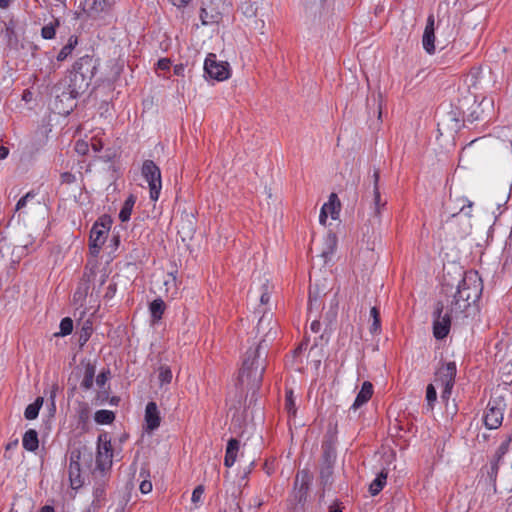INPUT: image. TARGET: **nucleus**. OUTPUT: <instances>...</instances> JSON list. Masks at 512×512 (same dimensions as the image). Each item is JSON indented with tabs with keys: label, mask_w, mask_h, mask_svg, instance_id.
Masks as SVG:
<instances>
[{
	"label": "nucleus",
	"mask_w": 512,
	"mask_h": 512,
	"mask_svg": "<svg viewBox=\"0 0 512 512\" xmlns=\"http://www.w3.org/2000/svg\"><path fill=\"white\" fill-rule=\"evenodd\" d=\"M482 290V280L476 271L466 272L455 291L453 287L443 284L446 304L439 301L433 314V335L437 340H442L449 334L452 317H467L466 311L479 300Z\"/></svg>",
	"instance_id": "obj_1"
},
{
	"label": "nucleus",
	"mask_w": 512,
	"mask_h": 512,
	"mask_svg": "<svg viewBox=\"0 0 512 512\" xmlns=\"http://www.w3.org/2000/svg\"><path fill=\"white\" fill-rule=\"evenodd\" d=\"M257 331L264 333L263 338L246 351L238 377L241 384L247 382L253 389H258L262 383L268 347L278 336V324L263 316L258 322Z\"/></svg>",
	"instance_id": "obj_2"
},
{
	"label": "nucleus",
	"mask_w": 512,
	"mask_h": 512,
	"mask_svg": "<svg viewBox=\"0 0 512 512\" xmlns=\"http://www.w3.org/2000/svg\"><path fill=\"white\" fill-rule=\"evenodd\" d=\"M453 38V28L449 23L443 26V22L440 20L435 26V18L433 14L427 17L426 26L422 36L423 49L430 55L434 54L436 48L439 46L440 49H444L445 46Z\"/></svg>",
	"instance_id": "obj_3"
},
{
	"label": "nucleus",
	"mask_w": 512,
	"mask_h": 512,
	"mask_svg": "<svg viewBox=\"0 0 512 512\" xmlns=\"http://www.w3.org/2000/svg\"><path fill=\"white\" fill-rule=\"evenodd\" d=\"M457 374V366L454 361L443 362L436 370L434 382L437 385L443 386L441 392V400L447 404L452 394V389L455 385V378Z\"/></svg>",
	"instance_id": "obj_4"
},
{
	"label": "nucleus",
	"mask_w": 512,
	"mask_h": 512,
	"mask_svg": "<svg viewBox=\"0 0 512 512\" xmlns=\"http://www.w3.org/2000/svg\"><path fill=\"white\" fill-rule=\"evenodd\" d=\"M506 403L503 397L491 398L483 416L484 425L487 429H498L503 422Z\"/></svg>",
	"instance_id": "obj_5"
},
{
	"label": "nucleus",
	"mask_w": 512,
	"mask_h": 512,
	"mask_svg": "<svg viewBox=\"0 0 512 512\" xmlns=\"http://www.w3.org/2000/svg\"><path fill=\"white\" fill-rule=\"evenodd\" d=\"M142 175L149 185L150 199L157 201L162 189L160 168L152 160H145L142 165Z\"/></svg>",
	"instance_id": "obj_6"
},
{
	"label": "nucleus",
	"mask_w": 512,
	"mask_h": 512,
	"mask_svg": "<svg viewBox=\"0 0 512 512\" xmlns=\"http://www.w3.org/2000/svg\"><path fill=\"white\" fill-rule=\"evenodd\" d=\"M204 75L212 80L224 81L231 75L228 62L217 59L216 54L209 53L204 61Z\"/></svg>",
	"instance_id": "obj_7"
},
{
	"label": "nucleus",
	"mask_w": 512,
	"mask_h": 512,
	"mask_svg": "<svg viewBox=\"0 0 512 512\" xmlns=\"http://www.w3.org/2000/svg\"><path fill=\"white\" fill-rule=\"evenodd\" d=\"M113 458V449L111 445V439L108 433L103 432L99 434L97 439V455H96V467L105 471L111 468Z\"/></svg>",
	"instance_id": "obj_8"
},
{
	"label": "nucleus",
	"mask_w": 512,
	"mask_h": 512,
	"mask_svg": "<svg viewBox=\"0 0 512 512\" xmlns=\"http://www.w3.org/2000/svg\"><path fill=\"white\" fill-rule=\"evenodd\" d=\"M115 0H84L83 11L93 20H104L110 16Z\"/></svg>",
	"instance_id": "obj_9"
},
{
	"label": "nucleus",
	"mask_w": 512,
	"mask_h": 512,
	"mask_svg": "<svg viewBox=\"0 0 512 512\" xmlns=\"http://www.w3.org/2000/svg\"><path fill=\"white\" fill-rule=\"evenodd\" d=\"M379 179V170L375 169L373 172V202L371 208L373 210V223L377 224H380L382 211L385 209L387 205V199L382 198L379 190Z\"/></svg>",
	"instance_id": "obj_10"
},
{
	"label": "nucleus",
	"mask_w": 512,
	"mask_h": 512,
	"mask_svg": "<svg viewBox=\"0 0 512 512\" xmlns=\"http://www.w3.org/2000/svg\"><path fill=\"white\" fill-rule=\"evenodd\" d=\"M90 82L88 79L84 78L83 74H78L74 70H71L69 75V83L68 85V99L74 101L77 99L82 93L86 91L89 87Z\"/></svg>",
	"instance_id": "obj_11"
},
{
	"label": "nucleus",
	"mask_w": 512,
	"mask_h": 512,
	"mask_svg": "<svg viewBox=\"0 0 512 512\" xmlns=\"http://www.w3.org/2000/svg\"><path fill=\"white\" fill-rule=\"evenodd\" d=\"M97 67V59L90 55H84L74 63L72 70L78 74H83L84 78L91 81L96 74Z\"/></svg>",
	"instance_id": "obj_12"
},
{
	"label": "nucleus",
	"mask_w": 512,
	"mask_h": 512,
	"mask_svg": "<svg viewBox=\"0 0 512 512\" xmlns=\"http://www.w3.org/2000/svg\"><path fill=\"white\" fill-rule=\"evenodd\" d=\"M108 231L109 226L105 223H94L90 231V249L93 250V253H98V251L101 249L105 243Z\"/></svg>",
	"instance_id": "obj_13"
},
{
	"label": "nucleus",
	"mask_w": 512,
	"mask_h": 512,
	"mask_svg": "<svg viewBox=\"0 0 512 512\" xmlns=\"http://www.w3.org/2000/svg\"><path fill=\"white\" fill-rule=\"evenodd\" d=\"M161 418L155 402H148L145 409L146 430L152 432L160 426Z\"/></svg>",
	"instance_id": "obj_14"
},
{
	"label": "nucleus",
	"mask_w": 512,
	"mask_h": 512,
	"mask_svg": "<svg viewBox=\"0 0 512 512\" xmlns=\"http://www.w3.org/2000/svg\"><path fill=\"white\" fill-rule=\"evenodd\" d=\"M373 392L374 389L372 383L369 381H364L353 404L350 406L349 411L356 412L361 406L366 404L371 399Z\"/></svg>",
	"instance_id": "obj_15"
},
{
	"label": "nucleus",
	"mask_w": 512,
	"mask_h": 512,
	"mask_svg": "<svg viewBox=\"0 0 512 512\" xmlns=\"http://www.w3.org/2000/svg\"><path fill=\"white\" fill-rule=\"evenodd\" d=\"M80 453L79 452H72L70 456V463H69V477L71 480V485H80Z\"/></svg>",
	"instance_id": "obj_16"
},
{
	"label": "nucleus",
	"mask_w": 512,
	"mask_h": 512,
	"mask_svg": "<svg viewBox=\"0 0 512 512\" xmlns=\"http://www.w3.org/2000/svg\"><path fill=\"white\" fill-rule=\"evenodd\" d=\"M239 441L236 438H231L226 447L224 465L228 468L232 467L236 461L237 452L239 450Z\"/></svg>",
	"instance_id": "obj_17"
},
{
	"label": "nucleus",
	"mask_w": 512,
	"mask_h": 512,
	"mask_svg": "<svg viewBox=\"0 0 512 512\" xmlns=\"http://www.w3.org/2000/svg\"><path fill=\"white\" fill-rule=\"evenodd\" d=\"M166 310V304L161 298L153 300L149 304V311L151 314V322L153 324L158 323Z\"/></svg>",
	"instance_id": "obj_18"
},
{
	"label": "nucleus",
	"mask_w": 512,
	"mask_h": 512,
	"mask_svg": "<svg viewBox=\"0 0 512 512\" xmlns=\"http://www.w3.org/2000/svg\"><path fill=\"white\" fill-rule=\"evenodd\" d=\"M23 447L30 452H34L39 447L38 433L34 429L27 430L22 438Z\"/></svg>",
	"instance_id": "obj_19"
},
{
	"label": "nucleus",
	"mask_w": 512,
	"mask_h": 512,
	"mask_svg": "<svg viewBox=\"0 0 512 512\" xmlns=\"http://www.w3.org/2000/svg\"><path fill=\"white\" fill-rule=\"evenodd\" d=\"M5 37L7 38L8 46L11 48H15L18 45L19 39L16 32V22L13 19H10L8 22H5Z\"/></svg>",
	"instance_id": "obj_20"
},
{
	"label": "nucleus",
	"mask_w": 512,
	"mask_h": 512,
	"mask_svg": "<svg viewBox=\"0 0 512 512\" xmlns=\"http://www.w3.org/2000/svg\"><path fill=\"white\" fill-rule=\"evenodd\" d=\"M53 93L55 95V98L58 101H60V102H64V101L70 102L69 105L67 106L68 110L66 112H69V110L73 109L75 104L73 103V101L68 99L69 93H68V85L66 83H59V84L55 85L54 88H53Z\"/></svg>",
	"instance_id": "obj_21"
},
{
	"label": "nucleus",
	"mask_w": 512,
	"mask_h": 512,
	"mask_svg": "<svg viewBox=\"0 0 512 512\" xmlns=\"http://www.w3.org/2000/svg\"><path fill=\"white\" fill-rule=\"evenodd\" d=\"M335 199H337V196H336V194L332 193L330 195L329 204L326 203L321 208L320 215H319V221H320L321 224H325V222L327 220V209L328 208L330 210L331 217L333 219L337 218V215H338L339 211L336 210V207H335V204H334V200Z\"/></svg>",
	"instance_id": "obj_22"
},
{
	"label": "nucleus",
	"mask_w": 512,
	"mask_h": 512,
	"mask_svg": "<svg viewBox=\"0 0 512 512\" xmlns=\"http://www.w3.org/2000/svg\"><path fill=\"white\" fill-rule=\"evenodd\" d=\"M43 401L42 397H37L33 403L26 407L24 416L27 420H34L38 417Z\"/></svg>",
	"instance_id": "obj_23"
},
{
	"label": "nucleus",
	"mask_w": 512,
	"mask_h": 512,
	"mask_svg": "<svg viewBox=\"0 0 512 512\" xmlns=\"http://www.w3.org/2000/svg\"><path fill=\"white\" fill-rule=\"evenodd\" d=\"M95 366L91 363H88L85 367L84 376L81 381V388L84 390H89L93 386L94 377H95Z\"/></svg>",
	"instance_id": "obj_24"
},
{
	"label": "nucleus",
	"mask_w": 512,
	"mask_h": 512,
	"mask_svg": "<svg viewBox=\"0 0 512 512\" xmlns=\"http://www.w3.org/2000/svg\"><path fill=\"white\" fill-rule=\"evenodd\" d=\"M78 44V38L75 35H72L69 37L68 42L66 45L62 47L60 52L57 55L58 61H64L67 59L68 56L71 55L73 50L75 49L76 45Z\"/></svg>",
	"instance_id": "obj_25"
},
{
	"label": "nucleus",
	"mask_w": 512,
	"mask_h": 512,
	"mask_svg": "<svg viewBox=\"0 0 512 512\" xmlns=\"http://www.w3.org/2000/svg\"><path fill=\"white\" fill-rule=\"evenodd\" d=\"M387 480V473L381 472L379 473L376 478L372 481V483L369 486V492L372 496H376L379 494L384 486L386 485Z\"/></svg>",
	"instance_id": "obj_26"
},
{
	"label": "nucleus",
	"mask_w": 512,
	"mask_h": 512,
	"mask_svg": "<svg viewBox=\"0 0 512 512\" xmlns=\"http://www.w3.org/2000/svg\"><path fill=\"white\" fill-rule=\"evenodd\" d=\"M136 198L134 195H130L124 202L120 212H119V219L122 222H127L130 217L131 213L135 204Z\"/></svg>",
	"instance_id": "obj_27"
},
{
	"label": "nucleus",
	"mask_w": 512,
	"mask_h": 512,
	"mask_svg": "<svg viewBox=\"0 0 512 512\" xmlns=\"http://www.w3.org/2000/svg\"><path fill=\"white\" fill-rule=\"evenodd\" d=\"M333 467L329 465H321L320 468V483L325 490L329 486H331L333 482Z\"/></svg>",
	"instance_id": "obj_28"
},
{
	"label": "nucleus",
	"mask_w": 512,
	"mask_h": 512,
	"mask_svg": "<svg viewBox=\"0 0 512 512\" xmlns=\"http://www.w3.org/2000/svg\"><path fill=\"white\" fill-rule=\"evenodd\" d=\"M105 495H106L105 485L103 483L97 484L93 490L94 499H93L92 505L97 508L101 507L105 500Z\"/></svg>",
	"instance_id": "obj_29"
},
{
	"label": "nucleus",
	"mask_w": 512,
	"mask_h": 512,
	"mask_svg": "<svg viewBox=\"0 0 512 512\" xmlns=\"http://www.w3.org/2000/svg\"><path fill=\"white\" fill-rule=\"evenodd\" d=\"M499 463L496 459H492L490 462V467L487 469V477L486 481H489L490 485L493 487L494 491H496V479L499 470Z\"/></svg>",
	"instance_id": "obj_30"
},
{
	"label": "nucleus",
	"mask_w": 512,
	"mask_h": 512,
	"mask_svg": "<svg viewBox=\"0 0 512 512\" xmlns=\"http://www.w3.org/2000/svg\"><path fill=\"white\" fill-rule=\"evenodd\" d=\"M95 422L98 424H111L115 420L114 412L110 410H98L94 416Z\"/></svg>",
	"instance_id": "obj_31"
},
{
	"label": "nucleus",
	"mask_w": 512,
	"mask_h": 512,
	"mask_svg": "<svg viewBox=\"0 0 512 512\" xmlns=\"http://www.w3.org/2000/svg\"><path fill=\"white\" fill-rule=\"evenodd\" d=\"M323 454H322V462L321 465H329L334 466L336 460V452L335 450L327 444L322 446Z\"/></svg>",
	"instance_id": "obj_32"
},
{
	"label": "nucleus",
	"mask_w": 512,
	"mask_h": 512,
	"mask_svg": "<svg viewBox=\"0 0 512 512\" xmlns=\"http://www.w3.org/2000/svg\"><path fill=\"white\" fill-rule=\"evenodd\" d=\"M370 316L373 322L370 326V332L372 334H378L381 331L380 311L377 307H372L370 310Z\"/></svg>",
	"instance_id": "obj_33"
},
{
	"label": "nucleus",
	"mask_w": 512,
	"mask_h": 512,
	"mask_svg": "<svg viewBox=\"0 0 512 512\" xmlns=\"http://www.w3.org/2000/svg\"><path fill=\"white\" fill-rule=\"evenodd\" d=\"M172 371L169 366L167 365H161L158 369V379L160 382V385H166L170 384L172 381Z\"/></svg>",
	"instance_id": "obj_34"
},
{
	"label": "nucleus",
	"mask_w": 512,
	"mask_h": 512,
	"mask_svg": "<svg viewBox=\"0 0 512 512\" xmlns=\"http://www.w3.org/2000/svg\"><path fill=\"white\" fill-rule=\"evenodd\" d=\"M60 331L55 336L65 337L70 335L73 331V321L70 317H65L61 320L59 325Z\"/></svg>",
	"instance_id": "obj_35"
},
{
	"label": "nucleus",
	"mask_w": 512,
	"mask_h": 512,
	"mask_svg": "<svg viewBox=\"0 0 512 512\" xmlns=\"http://www.w3.org/2000/svg\"><path fill=\"white\" fill-rule=\"evenodd\" d=\"M59 25V21L55 20L54 22H50L42 27L41 36L44 39L50 40L53 39L56 35V27Z\"/></svg>",
	"instance_id": "obj_36"
},
{
	"label": "nucleus",
	"mask_w": 512,
	"mask_h": 512,
	"mask_svg": "<svg viewBox=\"0 0 512 512\" xmlns=\"http://www.w3.org/2000/svg\"><path fill=\"white\" fill-rule=\"evenodd\" d=\"M426 401L428 410L432 411L437 401V392L433 384L426 387Z\"/></svg>",
	"instance_id": "obj_37"
},
{
	"label": "nucleus",
	"mask_w": 512,
	"mask_h": 512,
	"mask_svg": "<svg viewBox=\"0 0 512 512\" xmlns=\"http://www.w3.org/2000/svg\"><path fill=\"white\" fill-rule=\"evenodd\" d=\"M512 442V435H508L507 438L501 443L498 447L493 459L497 461H501L505 454L508 452L510 444Z\"/></svg>",
	"instance_id": "obj_38"
},
{
	"label": "nucleus",
	"mask_w": 512,
	"mask_h": 512,
	"mask_svg": "<svg viewBox=\"0 0 512 512\" xmlns=\"http://www.w3.org/2000/svg\"><path fill=\"white\" fill-rule=\"evenodd\" d=\"M37 193L34 191V190H31L29 192H27L24 196H22L16 206H15V211H20L22 210L24 207H26L27 203L31 200H33L35 197H36Z\"/></svg>",
	"instance_id": "obj_39"
},
{
	"label": "nucleus",
	"mask_w": 512,
	"mask_h": 512,
	"mask_svg": "<svg viewBox=\"0 0 512 512\" xmlns=\"http://www.w3.org/2000/svg\"><path fill=\"white\" fill-rule=\"evenodd\" d=\"M200 19L203 25H210L218 21V14H210L205 8H201Z\"/></svg>",
	"instance_id": "obj_40"
},
{
	"label": "nucleus",
	"mask_w": 512,
	"mask_h": 512,
	"mask_svg": "<svg viewBox=\"0 0 512 512\" xmlns=\"http://www.w3.org/2000/svg\"><path fill=\"white\" fill-rule=\"evenodd\" d=\"M242 10L243 14L251 20L257 17V7H255L251 2H245L242 5Z\"/></svg>",
	"instance_id": "obj_41"
},
{
	"label": "nucleus",
	"mask_w": 512,
	"mask_h": 512,
	"mask_svg": "<svg viewBox=\"0 0 512 512\" xmlns=\"http://www.w3.org/2000/svg\"><path fill=\"white\" fill-rule=\"evenodd\" d=\"M285 408L290 415H295L296 406L293 399V392L291 390L286 392Z\"/></svg>",
	"instance_id": "obj_42"
},
{
	"label": "nucleus",
	"mask_w": 512,
	"mask_h": 512,
	"mask_svg": "<svg viewBox=\"0 0 512 512\" xmlns=\"http://www.w3.org/2000/svg\"><path fill=\"white\" fill-rule=\"evenodd\" d=\"M109 376H110V370L109 369L101 371L99 373V375L96 377V384L100 388H102L105 385V383L107 382Z\"/></svg>",
	"instance_id": "obj_43"
},
{
	"label": "nucleus",
	"mask_w": 512,
	"mask_h": 512,
	"mask_svg": "<svg viewBox=\"0 0 512 512\" xmlns=\"http://www.w3.org/2000/svg\"><path fill=\"white\" fill-rule=\"evenodd\" d=\"M203 494H204V487L202 485H198L197 487H195V489L192 492L191 501L195 504L200 502Z\"/></svg>",
	"instance_id": "obj_44"
},
{
	"label": "nucleus",
	"mask_w": 512,
	"mask_h": 512,
	"mask_svg": "<svg viewBox=\"0 0 512 512\" xmlns=\"http://www.w3.org/2000/svg\"><path fill=\"white\" fill-rule=\"evenodd\" d=\"M75 151L80 155H86L89 151V144L86 141L79 140L75 144Z\"/></svg>",
	"instance_id": "obj_45"
},
{
	"label": "nucleus",
	"mask_w": 512,
	"mask_h": 512,
	"mask_svg": "<svg viewBox=\"0 0 512 512\" xmlns=\"http://www.w3.org/2000/svg\"><path fill=\"white\" fill-rule=\"evenodd\" d=\"M92 328L90 325H85L80 333L79 341L81 345L85 344L91 336Z\"/></svg>",
	"instance_id": "obj_46"
},
{
	"label": "nucleus",
	"mask_w": 512,
	"mask_h": 512,
	"mask_svg": "<svg viewBox=\"0 0 512 512\" xmlns=\"http://www.w3.org/2000/svg\"><path fill=\"white\" fill-rule=\"evenodd\" d=\"M89 408L86 404L82 405L78 411L79 422L85 423L89 419Z\"/></svg>",
	"instance_id": "obj_47"
},
{
	"label": "nucleus",
	"mask_w": 512,
	"mask_h": 512,
	"mask_svg": "<svg viewBox=\"0 0 512 512\" xmlns=\"http://www.w3.org/2000/svg\"><path fill=\"white\" fill-rule=\"evenodd\" d=\"M60 180L63 184H72L76 182V176L70 172H63L60 175Z\"/></svg>",
	"instance_id": "obj_48"
},
{
	"label": "nucleus",
	"mask_w": 512,
	"mask_h": 512,
	"mask_svg": "<svg viewBox=\"0 0 512 512\" xmlns=\"http://www.w3.org/2000/svg\"><path fill=\"white\" fill-rule=\"evenodd\" d=\"M372 101L374 104H377V110L375 112L378 113V118H381L382 115V95L381 93H378L377 96H372Z\"/></svg>",
	"instance_id": "obj_49"
},
{
	"label": "nucleus",
	"mask_w": 512,
	"mask_h": 512,
	"mask_svg": "<svg viewBox=\"0 0 512 512\" xmlns=\"http://www.w3.org/2000/svg\"><path fill=\"white\" fill-rule=\"evenodd\" d=\"M171 61L168 58H161L157 62V69L167 71L170 69Z\"/></svg>",
	"instance_id": "obj_50"
},
{
	"label": "nucleus",
	"mask_w": 512,
	"mask_h": 512,
	"mask_svg": "<svg viewBox=\"0 0 512 512\" xmlns=\"http://www.w3.org/2000/svg\"><path fill=\"white\" fill-rule=\"evenodd\" d=\"M58 389H59V387L57 384H54L51 389L50 401H51V410L53 412L56 410L55 398H56V393H57Z\"/></svg>",
	"instance_id": "obj_51"
},
{
	"label": "nucleus",
	"mask_w": 512,
	"mask_h": 512,
	"mask_svg": "<svg viewBox=\"0 0 512 512\" xmlns=\"http://www.w3.org/2000/svg\"><path fill=\"white\" fill-rule=\"evenodd\" d=\"M91 148L95 153H98L103 148V143L100 139L92 138L91 140Z\"/></svg>",
	"instance_id": "obj_52"
},
{
	"label": "nucleus",
	"mask_w": 512,
	"mask_h": 512,
	"mask_svg": "<svg viewBox=\"0 0 512 512\" xmlns=\"http://www.w3.org/2000/svg\"><path fill=\"white\" fill-rule=\"evenodd\" d=\"M263 292L261 293V296H260V302L262 304H267L270 300V294H269V291H268V285L265 284L263 285Z\"/></svg>",
	"instance_id": "obj_53"
},
{
	"label": "nucleus",
	"mask_w": 512,
	"mask_h": 512,
	"mask_svg": "<svg viewBox=\"0 0 512 512\" xmlns=\"http://www.w3.org/2000/svg\"><path fill=\"white\" fill-rule=\"evenodd\" d=\"M139 488L143 494H147L152 491V483L151 481L143 480Z\"/></svg>",
	"instance_id": "obj_54"
},
{
	"label": "nucleus",
	"mask_w": 512,
	"mask_h": 512,
	"mask_svg": "<svg viewBox=\"0 0 512 512\" xmlns=\"http://www.w3.org/2000/svg\"><path fill=\"white\" fill-rule=\"evenodd\" d=\"M473 203L471 201H467V204H463L459 210V213H463L467 217H471V209Z\"/></svg>",
	"instance_id": "obj_55"
},
{
	"label": "nucleus",
	"mask_w": 512,
	"mask_h": 512,
	"mask_svg": "<svg viewBox=\"0 0 512 512\" xmlns=\"http://www.w3.org/2000/svg\"><path fill=\"white\" fill-rule=\"evenodd\" d=\"M308 489H309V485H308V482H305L303 481L299 487V501L302 500L303 497L306 496L307 492H308Z\"/></svg>",
	"instance_id": "obj_56"
},
{
	"label": "nucleus",
	"mask_w": 512,
	"mask_h": 512,
	"mask_svg": "<svg viewBox=\"0 0 512 512\" xmlns=\"http://www.w3.org/2000/svg\"><path fill=\"white\" fill-rule=\"evenodd\" d=\"M252 22L253 23H251V25L253 26V28L261 31V33L263 34L264 33L263 28L265 26V22L262 19H257V18H254L252 20Z\"/></svg>",
	"instance_id": "obj_57"
},
{
	"label": "nucleus",
	"mask_w": 512,
	"mask_h": 512,
	"mask_svg": "<svg viewBox=\"0 0 512 512\" xmlns=\"http://www.w3.org/2000/svg\"><path fill=\"white\" fill-rule=\"evenodd\" d=\"M172 5L181 8L187 6L190 0H168Z\"/></svg>",
	"instance_id": "obj_58"
},
{
	"label": "nucleus",
	"mask_w": 512,
	"mask_h": 512,
	"mask_svg": "<svg viewBox=\"0 0 512 512\" xmlns=\"http://www.w3.org/2000/svg\"><path fill=\"white\" fill-rule=\"evenodd\" d=\"M116 292V284H110L108 287H107V291L105 293V298H111L114 296Z\"/></svg>",
	"instance_id": "obj_59"
},
{
	"label": "nucleus",
	"mask_w": 512,
	"mask_h": 512,
	"mask_svg": "<svg viewBox=\"0 0 512 512\" xmlns=\"http://www.w3.org/2000/svg\"><path fill=\"white\" fill-rule=\"evenodd\" d=\"M310 329L314 332V333H318L321 329V323L317 320H314L311 325H310Z\"/></svg>",
	"instance_id": "obj_60"
},
{
	"label": "nucleus",
	"mask_w": 512,
	"mask_h": 512,
	"mask_svg": "<svg viewBox=\"0 0 512 512\" xmlns=\"http://www.w3.org/2000/svg\"><path fill=\"white\" fill-rule=\"evenodd\" d=\"M479 118L478 114H476L475 111L471 112L467 118L463 117V121H469V122H474L475 120H477Z\"/></svg>",
	"instance_id": "obj_61"
},
{
	"label": "nucleus",
	"mask_w": 512,
	"mask_h": 512,
	"mask_svg": "<svg viewBox=\"0 0 512 512\" xmlns=\"http://www.w3.org/2000/svg\"><path fill=\"white\" fill-rule=\"evenodd\" d=\"M9 149L5 146H0V160L7 158Z\"/></svg>",
	"instance_id": "obj_62"
},
{
	"label": "nucleus",
	"mask_w": 512,
	"mask_h": 512,
	"mask_svg": "<svg viewBox=\"0 0 512 512\" xmlns=\"http://www.w3.org/2000/svg\"><path fill=\"white\" fill-rule=\"evenodd\" d=\"M183 72H184V67H183V65H176V66L174 67V74H175V75L182 76V75H183Z\"/></svg>",
	"instance_id": "obj_63"
},
{
	"label": "nucleus",
	"mask_w": 512,
	"mask_h": 512,
	"mask_svg": "<svg viewBox=\"0 0 512 512\" xmlns=\"http://www.w3.org/2000/svg\"><path fill=\"white\" fill-rule=\"evenodd\" d=\"M39 512H55V510H54L53 506L45 505V506L41 507Z\"/></svg>",
	"instance_id": "obj_64"
}]
</instances>
